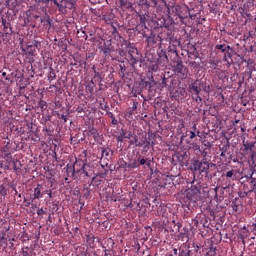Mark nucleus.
Masks as SVG:
<instances>
[{
	"mask_svg": "<svg viewBox=\"0 0 256 256\" xmlns=\"http://www.w3.org/2000/svg\"><path fill=\"white\" fill-rule=\"evenodd\" d=\"M211 167H215V164L207 161V158H203L201 161L193 160L190 165L191 171H195L200 174L205 173L206 175H209V169H211Z\"/></svg>",
	"mask_w": 256,
	"mask_h": 256,
	"instance_id": "nucleus-1",
	"label": "nucleus"
},
{
	"mask_svg": "<svg viewBox=\"0 0 256 256\" xmlns=\"http://www.w3.org/2000/svg\"><path fill=\"white\" fill-rule=\"evenodd\" d=\"M187 197L193 203H197L201 199V185H193L190 190L187 192Z\"/></svg>",
	"mask_w": 256,
	"mask_h": 256,
	"instance_id": "nucleus-2",
	"label": "nucleus"
},
{
	"mask_svg": "<svg viewBox=\"0 0 256 256\" xmlns=\"http://www.w3.org/2000/svg\"><path fill=\"white\" fill-rule=\"evenodd\" d=\"M76 165H79V169H77V173H84L86 177H93L94 171L93 168L89 164H85L83 160H76Z\"/></svg>",
	"mask_w": 256,
	"mask_h": 256,
	"instance_id": "nucleus-3",
	"label": "nucleus"
},
{
	"mask_svg": "<svg viewBox=\"0 0 256 256\" xmlns=\"http://www.w3.org/2000/svg\"><path fill=\"white\" fill-rule=\"evenodd\" d=\"M119 139H130V145H136V147L140 145L137 135L129 130H122Z\"/></svg>",
	"mask_w": 256,
	"mask_h": 256,
	"instance_id": "nucleus-4",
	"label": "nucleus"
},
{
	"mask_svg": "<svg viewBox=\"0 0 256 256\" xmlns=\"http://www.w3.org/2000/svg\"><path fill=\"white\" fill-rule=\"evenodd\" d=\"M136 161L138 162V167H143L144 169H151V163H153V158H147L145 156H142L141 154H138L136 156Z\"/></svg>",
	"mask_w": 256,
	"mask_h": 256,
	"instance_id": "nucleus-5",
	"label": "nucleus"
},
{
	"mask_svg": "<svg viewBox=\"0 0 256 256\" xmlns=\"http://www.w3.org/2000/svg\"><path fill=\"white\" fill-rule=\"evenodd\" d=\"M43 185L38 184L33 191V195L30 197V201H35L37 199H43Z\"/></svg>",
	"mask_w": 256,
	"mask_h": 256,
	"instance_id": "nucleus-6",
	"label": "nucleus"
},
{
	"mask_svg": "<svg viewBox=\"0 0 256 256\" xmlns=\"http://www.w3.org/2000/svg\"><path fill=\"white\" fill-rule=\"evenodd\" d=\"M100 50L102 53H104L105 57H109L113 51V44H111V40L104 42V44L100 47Z\"/></svg>",
	"mask_w": 256,
	"mask_h": 256,
	"instance_id": "nucleus-7",
	"label": "nucleus"
},
{
	"mask_svg": "<svg viewBox=\"0 0 256 256\" xmlns=\"http://www.w3.org/2000/svg\"><path fill=\"white\" fill-rule=\"evenodd\" d=\"M183 11L187 13V11H189V8H187L186 6L182 7L180 5L173 6V13H175V15H177L180 19H185L187 17L185 14H183Z\"/></svg>",
	"mask_w": 256,
	"mask_h": 256,
	"instance_id": "nucleus-8",
	"label": "nucleus"
},
{
	"mask_svg": "<svg viewBox=\"0 0 256 256\" xmlns=\"http://www.w3.org/2000/svg\"><path fill=\"white\" fill-rule=\"evenodd\" d=\"M243 146H244V151L246 153H251L252 155H256V142H249L243 140Z\"/></svg>",
	"mask_w": 256,
	"mask_h": 256,
	"instance_id": "nucleus-9",
	"label": "nucleus"
},
{
	"mask_svg": "<svg viewBox=\"0 0 256 256\" xmlns=\"http://www.w3.org/2000/svg\"><path fill=\"white\" fill-rule=\"evenodd\" d=\"M77 167H79V165H77V161L73 165H71V164L67 165L66 173H67L68 177L69 176L73 177V175H75V173H77V169H79Z\"/></svg>",
	"mask_w": 256,
	"mask_h": 256,
	"instance_id": "nucleus-10",
	"label": "nucleus"
},
{
	"mask_svg": "<svg viewBox=\"0 0 256 256\" xmlns=\"http://www.w3.org/2000/svg\"><path fill=\"white\" fill-rule=\"evenodd\" d=\"M223 177H226V179H229V181H235L237 179V176L235 175V170H230L226 173H223Z\"/></svg>",
	"mask_w": 256,
	"mask_h": 256,
	"instance_id": "nucleus-11",
	"label": "nucleus"
},
{
	"mask_svg": "<svg viewBox=\"0 0 256 256\" xmlns=\"http://www.w3.org/2000/svg\"><path fill=\"white\" fill-rule=\"evenodd\" d=\"M189 89L191 90L192 93H195V95H199V93H201V87L197 85V82L192 83L189 86Z\"/></svg>",
	"mask_w": 256,
	"mask_h": 256,
	"instance_id": "nucleus-12",
	"label": "nucleus"
},
{
	"mask_svg": "<svg viewBox=\"0 0 256 256\" xmlns=\"http://www.w3.org/2000/svg\"><path fill=\"white\" fill-rule=\"evenodd\" d=\"M76 113L78 117H85V115H87V107L78 106L76 108Z\"/></svg>",
	"mask_w": 256,
	"mask_h": 256,
	"instance_id": "nucleus-13",
	"label": "nucleus"
},
{
	"mask_svg": "<svg viewBox=\"0 0 256 256\" xmlns=\"http://www.w3.org/2000/svg\"><path fill=\"white\" fill-rule=\"evenodd\" d=\"M111 155H113V151H111L110 148L102 149V157H105V159H111Z\"/></svg>",
	"mask_w": 256,
	"mask_h": 256,
	"instance_id": "nucleus-14",
	"label": "nucleus"
},
{
	"mask_svg": "<svg viewBox=\"0 0 256 256\" xmlns=\"http://www.w3.org/2000/svg\"><path fill=\"white\" fill-rule=\"evenodd\" d=\"M3 32L5 33V35H11V33H13V28H11V23H8L3 26Z\"/></svg>",
	"mask_w": 256,
	"mask_h": 256,
	"instance_id": "nucleus-15",
	"label": "nucleus"
},
{
	"mask_svg": "<svg viewBox=\"0 0 256 256\" xmlns=\"http://www.w3.org/2000/svg\"><path fill=\"white\" fill-rule=\"evenodd\" d=\"M160 61H163V63H169V56H167V53L165 51H161L159 54Z\"/></svg>",
	"mask_w": 256,
	"mask_h": 256,
	"instance_id": "nucleus-16",
	"label": "nucleus"
},
{
	"mask_svg": "<svg viewBox=\"0 0 256 256\" xmlns=\"http://www.w3.org/2000/svg\"><path fill=\"white\" fill-rule=\"evenodd\" d=\"M146 41L148 45H155V43H157V38L155 37L154 34H151L150 36L147 37Z\"/></svg>",
	"mask_w": 256,
	"mask_h": 256,
	"instance_id": "nucleus-17",
	"label": "nucleus"
},
{
	"mask_svg": "<svg viewBox=\"0 0 256 256\" xmlns=\"http://www.w3.org/2000/svg\"><path fill=\"white\" fill-rule=\"evenodd\" d=\"M229 147V141H226L219 146V149L220 151L227 153L229 151Z\"/></svg>",
	"mask_w": 256,
	"mask_h": 256,
	"instance_id": "nucleus-18",
	"label": "nucleus"
},
{
	"mask_svg": "<svg viewBox=\"0 0 256 256\" xmlns=\"http://www.w3.org/2000/svg\"><path fill=\"white\" fill-rule=\"evenodd\" d=\"M138 5L140 7H146L147 9H149V7H151L149 0H138Z\"/></svg>",
	"mask_w": 256,
	"mask_h": 256,
	"instance_id": "nucleus-19",
	"label": "nucleus"
},
{
	"mask_svg": "<svg viewBox=\"0 0 256 256\" xmlns=\"http://www.w3.org/2000/svg\"><path fill=\"white\" fill-rule=\"evenodd\" d=\"M129 65H131V67L135 68V65H137V59H135V57H133L132 54H129V59H128Z\"/></svg>",
	"mask_w": 256,
	"mask_h": 256,
	"instance_id": "nucleus-20",
	"label": "nucleus"
},
{
	"mask_svg": "<svg viewBox=\"0 0 256 256\" xmlns=\"http://www.w3.org/2000/svg\"><path fill=\"white\" fill-rule=\"evenodd\" d=\"M128 167H130L131 169H139V163L137 162V158L130 162Z\"/></svg>",
	"mask_w": 256,
	"mask_h": 256,
	"instance_id": "nucleus-21",
	"label": "nucleus"
},
{
	"mask_svg": "<svg viewBox=\"0 0 256 256\" xmlns=\"http://www.w3.org/2000/svg\"><path fill=\"white\" fill-rule=\"evenodd\" d=\"M215 49H218L222 53H226L227 45H225V44H218V45L215 46Z\"/></svg>",
	"mask_w": 256,
	"mask_h": 256,
	"instance_id": "nucleus-22",
	"label": "nucleus"
},
{
	"mask_svg": "<svg viewBox=\"0 0 256 256\" xmlns=\"http://www.w3.org/2000/svg\"><path fill=\"white\" fill-rule=\"evenodd\" d=\"M209 114L212 115V117H217V115H219V112H217V107H210Z\"/></svg>",
	"mask_w": 256,
	"mask_h": 256,
	"instance_id": "nucleus-23",
	"label": "nucleus"
},
{
	"mask_svg": "<svg viewBox=\"0 0 256 256\" xmlns=\"http://www.w3.org/2000/svg\"><path fill=\"white\" fill-rule=\"evenodd\" d=\"M38 107H40L41 111H45L47 109V102L40 100L38 102Z\"/></svg>",
	"mask_w": 256,
	"mask_h": 256,
	"instance_id": "nucleus-24",
	"label": "nucleus"
},
{
	"mask_svg": "<svg viewBox=\"0 0 256 256\" xmlns=\"http://www.w3.org/2000/svg\"><path fill=\"white\" fill-rule=\"evenodd\" d=\"M0 195H2V197H7V188H5L3 184L0 185Z\"/></svg>",
	"mask_w": 256,
	"mask_h": 256,
	"instance_id": "nucleus-25",
	"label": "nucleus"
},
{
	"mask_svg": "<svg viewBox=\"0 0 256 256\" xmlns=\"http://www.w3.org/2000/svg\"><path fill=\"white\" fill-rule=\"evenodd\" d=\"M193 151H196V155H199L201 153V146L197 145V143L192 144Z\"/></svg>",
	"mask_w": 256,
	"mask_h": 256,
	"instance_id": "nucleus-26",
	"label": "nucleus"
},
{
	"mask_svg": "<svg viewBox=\"0 0 256 256\" xmlns=\"http://www.w3.org/2000/svg\"><path fill=\"white\" fill-rule=\"evenodd\" d=\"M149 69H150V71L157 72V71H159V65L157 63H152V64H150Z\"/></svg>",
	"mask_w": 256,
	"mask_h": 256,
	"instance_id": "nucleus-27",
	"label": "nucleus"
},
{
	"mask_svg": "<svg viewBox=\"0 0 256 256\" xmlns=\"http://www.w3.org/2000/svg\"><path fill=\"white\" fill-rule=\"evenodd\" d=\"M57 75L55 74V71L51 70L49 75H48V81H53L56 79Z\"/></svg>",
	"mask_w": 256,
	"mask_h": 256,
	"instance_id": "nucleus-28",
	"label": "nucleus"
},
{
	"mask_svg": "<svg viewBox=\"0 0 256 256\" xmlns=\"http://www.w3.org/2000/svg\"><path fill=\"white\" fill-rule=\"evenodd\" d=\"M79 37H81L84 41H87L88 36L87 33H85V31H78Z\"/></svg>",
	"mask_w": 256,
	"mask_h": 256,
	"instance_id": "nucleus-29",
	"label": "nucleus"
},
{
	"mask_svg": "<svg viewBox=\"0 0 256 256\" xmlns=\"http://www.w3.org/2000/svg\"><path fill=\"white\" fill-rule=\"evenodd\" d=\"M176 159H177V161H179V163H181L182 165H185V160L183 158V155L176 154Z\"/></svg>",
	"mask_w": 256,
	"mask_h": 256,
	"instance_id": "nucleus-30",
	"label": "nucleus"
},
{
	"mask_svg": "<svg viewBox=\"0 0 256 256\" xmlns=\"http://www.w3.org/2000/svg\"><path fill=\"white\" fill-rule=\"evenodd\" d=\"M198 155H202L205 159L207 157V148L201 147V152H198Z\"/></svg>",
	"mask_w": 256,
	"mask_h": 256,
	"instance_id": "nucleus-31",
	"label": "nucleus"
},
{
	"mask_svg": "<svg viewBox=\"0 0 256 256\" xmlns=\"http://www.w3.org/2000/svg\"><path fill=\"white\" fill-rule=\"evenodd\" d=\"M190 139H195V137H197V133L193 132V131H187L186 134Z\"/></svg>",
	"mask_w": 256,
	"mask_h": 256,
	"instance_id": "nucleus-32",
	"label": "nucleus"
},
{
	"mask_svg": "<svg viewBox=\"0 0 256 256\" xmlns=\"http://www.w3.org/2000/svg\"><path fill=\"white\" fill-rule=\"evenodd\" d=\"M125 71H127V68L125 67V65L120 64V73L122 77H125Z\"/></svg>",
	"mask_w": 256,
	"mask_h": 256,
	"instance_id": "nucleus-33",
	"label": "nucleus"
},
{
	"mask_svg": "<svg viewBox=\"0 0 256 256\" xmlns=\"http://www.w3.org/2000/svg\"><path fill=\"white\" fill-rule=\"evenodd\" d=\"M224 53V61H227V63H229V59H231V54L229 53L228 50Z\"/></svg>",
	"mask_w": 256,
	"mask_h": 256,
	"instance_id": "nucleus-34",
	"label": "nucleus"
},
{
	"mask_svg": "<svg viewBox=\"0 0 256 256\" xmlns=\"http://www.w3.org/2000/svg\"><path fill=\"white\" fill-rule=\"evenodd\" d=\"M145 21H146V18H145V16H140V25L142 26V27H145V29H147V26H145Z\"/></svg>",
	"mask_w": 256,
	"mask_h": 256,
	"instance_id": "nucleus-35",
	"label": "nucleus"
},
{
	"mask_svg": "<svg viewBox=\"0 0 256 256\" xmlns=\"http://www.w3.org/2000/svg\"><path fill=\"white\" fill-rule=\"evenodd\" d=\"M92 69L94 71V78L101 79V73H99V72H97V70H95V66H93Z\"/></svg>",
	"mask_w": 256,
	"mask_h": 256,
	"instance_id": "nucleus-36",
	"label": "nucleus"
},
{
	"mask_svg": "<svg viewBox=\"0 0 256 256\" xmlns=\"http://www.w3.org/2000/svg\"><path fill=\"white\" fill-rule=\"evenodd\" d=\"M180 236L182 239H186V241H189V236H187V231L184 230V232H180Z\"/></svg>",
	"mask_w": 256,
	"mask_h": 256,
	"instance_id": "nucleus-37",
	"label": "nucleus"
},
{
	"mask_svg": "<svg viewBox=\"0 0 256 256\" xmlns=\"http://www.w3.org/2000/svg\"><path fill=\"white\" fill-rule=\"evenodd\" d=\"M25 207H29L30 205H33V201L27 200V198H24Z\"/></svg>",
	"mask_w": 256,
	"mask_h": 256,
	"instance_id": "nucleus-38",
	"label": "nucleus"
},
{
	"mask_svg": "<svg viewBox=\"0 0 256 256\" xmlns=\"http://www.w3.org/2000/svg\"><path fill=\"white\" fill-rule=\"evenodd\" d=\"M87 243H95V237L87 236Z\"/></svg>",
	"mask_w": 256,
	"mask_h": 256,
	"instance_id": "nucleus-39",
	"label": "nucleus"
},
{
	"mask_svg": "<svg viewBox=\"0 0 256 256\" xmlns=\"http://www.w3.org/2000/svg\"><path fill=\"white\" fill-rule=\"evenodd\" d=\"M89 133H91V135H94V137H97V135H99V133H97V129H90Z\"/></svg>",
	"mask_w": 256,
	"mask_h": 256,
	"instance_id": "nucleus-40",
	"label": "nucleus"
},
{
	"mask_svg": "<svg viewBox=\"0 0 256 256\" xmlns=\"http://www.w3.org/2000/svg\"><path fill=\"white\" fill-rule=\"evenodd\" d=\"M12 163H13L14 171H17V169H19V168H17V163H19V161L18 160H14V161H12Z\"/></svg>",
	"mask_w": 256,
	"mask_h": 256,
	"instance_id": "nucleus-41",
	"label": "nucleus"
},
{
	"mask_svg": "<svg viewBox=\"0 0 256 256\" xmlns=\"http://www.w3.org/2000/svg\"><path fill=\"white\" fill-rule=\"evenodd\" d=\"M46 193L49 196V199H53V191H51V189L46 190Z\"/></svg>",
	"mask_w": 256,
	"mask_h": 256,
	"instance_id": "nucleus-42",
	"label": "nucleus"
},
{
	"mask_svg": "<svg viewBox=\"0 0 256 256\" xmlns=\"http://www.w3.org/2000/svg\"><path fill=\"white\" fill-rule=\"evenodd\" d=\"M37 215H45V210H43V208H39L37 210Z\"/></svg>",
	"mask_w": 256,
	"mask_h": 256,
	"instance_id": "nucleus-43",
	"label": "nucleus"
},
{
	"mask_svg": "<svg viewBox=\"0 0 256 256\" xmlns=\"http://www.w3.org/2000/svg\"><path fill=\"white\" fill-rule=\"evenodd\" d=\"M60 119H62V121H64V123H67V115H65V114L60 115Z\"/></svg>",
	"mask_w": 256,
	"mask_h": 256,
	"instance_id": "nucleus-44",
	"label": "nucleus"
},
{
	"mask_svg": "<svg viewBox=\"0 0 256 256\" xmlns=\"http://www.w3.org/2000/svg\"><path fill=\"white\" fill-rule=\"evenodd\" d=\"M153 3V7H157L159 5V0H150Z\"/></svg>",
	"mask_w": 256,
	"mask_h": 256,
	"instance_id": "nucleus-45",
	"label": "nucleus"
},
{
	"mask_svg": "<svg viewBox=\"0 0 256 256\" xmlns=\"http://www.w3.org/2000/svg\"><path fill=\"white\" fill-rule=\"evenodd\" d=\"M175 227H177L178 231H181V227H183V224H181V222H177V225H175Z\"/></svg>",
	"mask_w": 256,
	"mask_h": 256,
	"instance_id": "nucleus-46",
	"label": "nucleus"
},
{
	"mask_svg": "<svg viewBox=\"0 0 256 256\" xmlns=\"http://www.w3.org/2000/svg\"><path fill=\"white\" fill-rule=\"evenodd\" d=\"M182 155V157H183V159L185 160V161H187V159H189V156H187V152H184L183 154H181Z\"/></svg>",
	"mask_w": 256,
	"mask_h": 256,
	"instance_id": "nucleus-47",
	"label": "nucleus"
},
{
	"mask_svg": "<svg viewBox=\"0 0 256 256\" xmlns=\"http://www.w3.org/2000/svg\"><path fill=\"white\" fill-rule=\"evenodd\" d=\"M169 53H171L175 57H178V54H177V52L175 50H170Z\"/></svg>",
	"mask_w": 256,
	"mask_h": 256,
	"instance_id": "nucleus-48",
	"label": "nucleus"
},
{
	"mask_svg": "<svg viewBox=\"0 0 256 256\" xmlns=\"http://www.w3.org/2000/svg\"><path fill=\"white\" fill-rule=\"evenodd\" d=\"M9 23H11V22H7V20H5L4 18H2V25H3V26L8 25Z\"/></svg>",
	"mask_w": 256,
	"mask_h": 256,
	"instance_id": "nucleus-49",
	"label": "nucleus"
},
{
	"mask_svg": "<svg viewBox=\"0 0 256 256\" xmlns=\"http://www.w3.org/2000/svg\"><path fill=\"white\" fill-rule=\"evenodd\" d=\"M207 255H210V256H214L215 255V250H210Z\"/></svg>",
	"mask_w": 256,
	"mask_h": 256,
	"instance_id": "nucleus-50",
	"label": "nucleus"
},
{
	"mask_svg": "<svg viewBox=\"0 0 256 256\" xmlns=\"http://www.w3.org/2000/svg\"><path fill=\"white\" fill-rule=\"evenodd\" d=\"M202 99L201 96L197 95L196 97V103H201Z\"/></svg>",
	"mask_w": 256,
	"mask_h": 256,
	"instance_id": "nucleus-51",
	"label": "nucleus"
},
{
	"mask_svg": "<svg viewBox=\"0 0 256 256\" xmlns=\"http://www.w3.org/2000/svg\"><path fill=\"white\" fill-rule=\"evenodd\" d=\"M57 149H59V147L57 145H54V155L55 157H57Z\"/></svg>",
	"mask_w": 256,
	"mask_h": 256,
	"instance_id": "nucleus-52",
	"label": "nucleus"
},
{
	"mask_svg": "<svg viewBox=\"0 0 256 256\" xmlns=\"http://www.w3.org/2000/svg\"><path fill=\"white\" fill-rule=\"evenodd\" d=\"M163 2V4L165 5V7H167V9H169V4H167V0H160Z\"/></svg>",
	"mask_w": 256,
	"mask_h": 256,
	"instance_id": "nucleus-53",
	"label": "nucleus"
},
{
	"mask_svg": "<svg viewBox=\"0 0 256 256\" xmlns=\"http://www.w3.org/2000/svg\"><path fill=\"white\" fill-rule=\"evenodd\" d=\"M220 157H224V158L227 157V152L221 151Z\"/></svg>",
	"mask_w": 256,
	"mask_h": 256,
	"instance_id": "nucleus-54",
	"label": "nucleus"
},
{
	"mask_svg": "<svg viewBox=\"0 0 256 256\" xmlns=\"http://www.w3.org/2000/svg\"><path fill=\"white\" fill-rule=\"evenodd\" d=\"M124 45H125V47H131V43H129L127 41H124Z\"/></svg>",
	"mask_w": 256,
	"mask_h": 256,
	"instance_id": "nucleus-55",
	"label": "nucleus"
},
{
	"mask_svg": "<svg viewBox=\"0 0 256 256\" xmlns=\"http://www.w3.org/2000/svg\"><path fill=\"white\" fill-rule=\"evenodd\" d=\"M108 117H110V119H115V117L113 116V114L111 112H108Z\"/></svg>",
	"mask_w": 256,
	"mask_h": 256,
	"instance_id": "nucleus-56",
	"label": "nucleus"
},
{
	"mask_svg": "<svg viewBox=\"0 0 256 256\" xmlns=\"http://www.w3.org/2000/svg\"><path fill=\"white\" fill-rule=\"evenodd\" d=\"M226 51H233V48H231V46L227 45L226 46Z\"/></svg>",
	"mask_w": 256,
	"mask_h": 256,
	"instance_id": "nucleus-57",
	"label": "nucleus"
},
{
	"mask_svg": "<svg viewBox=\"0 0 256 256\" xmlns=\"http://www.w3.org/2000/svg\"><path fill=\"white\" fill-rule=\"evenodd\" d=\"M112 124L117 125V120L115 118H112Z\"/></svg>",
	"mask_w": 256,
	"mask_h": 256,
	"instance_id": "nucleus-58",
	"label": "nucleus"
},
{
	"mask_svg": "<svg viewBox=\"0 0 256 256\" xmlns=\"http://www.w3.org/2000/svg\"><path fill=\"white\" fill-rule=\"evenodd\" d=\"M237 123H241V121H240V120H236V121L233 123L234 127H237Z\"/></svg>",
	"mask_w": 256,
	"mask_h": 256,
	"instance_id": "nucleus-59",
	"label": "nucleus"
},
{
	"mask_svg": "<svg viewBox=\"0 0 256 256\" xmlns=\"http://www.w3.org/2000/svg\"><path fill=\"white\" fill-rule=\"evenodd\" d=\"M6 139H7L8 141H9L10 139H12L11 134H7Z\"/></svg>",
	"mask_w": 256,
	"mask_h": 256,
	"instance_id": "nucleus-60",
	"label": "nucleus"
},
{
	"mask_svg": "<svg viewBox=\"0 0 256 256\" xmlns=\"http://www.w3.org/2000/svg\"><path fill=\"white\" fill-rule=\"evenodd\" d=\"M211 65H214V67H217V62L212 61V62H211Z\"/></svg>",
	"mask_w": 256,
	"mask_h": 256,
	"instance_id": "nucleus-61",
	"label": "nucleus"
},
{
	"mask_svg": "<svg viewBox=\"0 0 256 256\" xmlns=\"http://www.w3.org/2000/svg\"><path fill=\"white\" fill-rule=\"evenodd\" d=\"M11 189H13V191H16L17 188L15 187V185H11Z\"/></svg>",
	"mask_w": 256,
	"mask_h": 256,
	"instance_id": "nucleus-62",
	"label": "nucleus"
},
{
	"mask_svg": "<svg viewBox=\"0 0 256 256\" xmlns=\"http://www.w3.org/2000/svg\"><path fill=\"white\" fill-rule=\"evenodd\" d=\"M173 252H174V255H177V249L176 248L173 249Z\"/></svg>",
	"mask_w": 256,
	"mask_h": 256,
	"instance_id": "nucleus-63",
	"label": "nucleus"
},
{
	"mask_svg": "<svg viewBox=\"0 0 256 256\" xmlns=\"http://www.w3.org/2000/svg\"><path fill=\"white\" fill-rule=\"evenodd\" d=\"M253 231H256V223L253 224Z\"/></svg>",
	"mask_w": 256,
	"mask_h": 256,
	"instance_id": "nucleus-64",
	"label": "nucleus"
}]
</instances>
